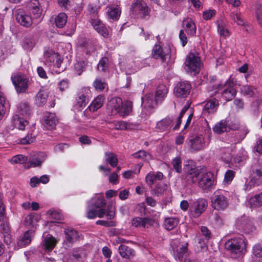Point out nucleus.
Returning a JSON list of instances; mask_svg holds the SVG:
<instances>
[{
	"label": "nucleus",
	"instance_id": "1",
	"mask_svg": "<svg viewBox=\"0 0 262 262\" xmlns=\"http://www.w3.org/2000/svg\"><path fill=\"white\" fill-rule=\"evenodd\" d=\"M106 202L104 198H97L95 202H93L92 204L88 207L86 216L90 219H94L96 216L100 218L103 217L106 215L108 220L112 219L115 216V212L113 210V207L107 206V210L103 208L105 205Z\"/></svg>",
	"mask_w": 262,
	"mask_h": 262
},
{
	"label": "nucleus",
	"instance_id": "2",
	"mask_svg": "<svg viewBox=\"0 0 262 262\" xmlns=\"http://www.w3.org/2000/svg\"><path fill=\"white\" fill-rule=\"evenodd\" d=\"M237 81L233 78H230L224 83H217L212 85V91L214 94H216L221 91V94L223 98L229 101L232 100L235 96L237 90Z\"/></svg>",
	"mask_w": 262,
	"mask_h": 262
},
{
	"label": "nucleus",
	"instance_id": "3",
	"mask_svg": "<svg viewBox=\"0 0 262 262\" xmlns=\"http://www.w3.org/2000/svg\"><path fill=\"white\" fill-rule=\"evenodd\" d=\"M225 247L233 257L237 258L245 253L247 244L243 237H238L228 239Z\"/></svg>",
	"mask_w": 262,
	"mask_h": 262
},
{
	"label": "nucleus",
	"instance_id": "4",
	"mask_svg": "<svg viewBox=\"0 0 262 262\" xmlns=\"http://www.w3.org/2000/svg\"><path fill=\"white\" fill-rule=\"evenodd\" d=\"M250 185L254 186L262 184V160L259 159L251 167Z\"/></svg>",
	"mask_w": 262,
	"mask_h": 262
},
{
	"label": "nucleus",
	"instance_id": "5",
	"mask_svg": "<svg viewBox=\"0 0 262 262\" xmlns=\"http://www.w3.org/2000/svg\"><path fill=\"white\" fill-rule=\"evenodd\" d=\"M185 70L187 72L199 73L201 66L200 57L198 53H189L185 62Z\"/></svg>",
	"mask_w": 262,
	"mask_h": 262
},
{
	"label": "nucleus",
	"instance_id": "6",
	"mask_svg": "<svg viewBox=\"0 0 262 262\" xmlns=\"http://www.w3.org/2000/svg\"><path fill=\"white\" fill-rule=\"evenodd\" d=\"M130 12L136 17L144 18L149 14V8L143 0H136L132 4Z\"/></svg>",
	"mask_w": 262,
	"mask_h": 262
},
{
	"label": "nucleus",
	"instance_id": "7",
	"mask_svg": "<svg viewBox=\"0 0 262 262\" xmlns=\"http://www.w3.org/2000/svg\"><path fill=\"white\" fill-rule=\"evenodd\" d=\"M235 226L240 232L245 234H249L255 230V227L250 219L245 215L236 220Z\"/></svg>",
	"mask_w": 262,
	"mask_h": 262
},
{
	"label": "nucleus",
	"instance_id": "8",
	"mask_svg": "<svg viewBox=\"0 0 262 262\" xmlns=\"http://www.w3.org/2000/svg\"><path fill=\"white\" fill-rule=\"evenodd\" d=\"M229 205L228 199L223 194L215 192L211 199V206L217 210H224Z\"/></svg>",
	"mask_w": 262,
	"mask_h": 262
},
{
	"label": "nucleus",
	"instance_id": "9",
	"mask_svg": "<svg viewBox=\"0 0 262 262\" xmlns=\"http://www.w3.org/2000/svg\"><path fill=\"white\" fill-rule=\"evenodd\" d=\"M15 19L21 26L26 28L31 27L32 25V18L29 14L25 10L18 9L14 11Z\"/></svg>",
	"mask_w": 262,
	"mask_h": 262
},
{
	"label": "nucleus",
	"instance_id": "10",
	"mask_svg": "<svg viewBox=\"0 0 262 262\" xmlns=\"http://www.w3.org/2000/svg\"><path fill=\"white\" fill-rule=\"evenodd\" d=\"M13 84L18 93H25L28 89V79L25 76L17 74L11 77Z\"/></svg>",
	"mask_w": 262,
	"mask_h": 262
},
{
	"label": "nucleus",
	"instance_id": "11",
	"mask_svg": "<svg viewBox=\"0 0 262 262\" xmlns=\"http://www.w3.org/2000/svg\"><path fill=\"white\" fill-rule=\"evenodd\" d=\"M191 89V84L187 82H180L174 87L173 93L179 98L186 97L190 93Z\"/></svg>",
	"mask_w": 262,
	"mask_h": 262
},
{
	"label": "nucleus",
	"instance_id": "12",
	"mask_svg": "<svg viewBox=\"0 0 262 262\" xmlns=\"http://www.w3.org/2000/svg\"><path fill=\"white\" fill-rule=\"evenodd\" d=\"M169 50L168 48H163L160 45H155L152 49V56L154 58L160 59L165 62L168 56Z\"/></svg>",
	"mask_w": 262,
	"mask_h": 262
},
{
	"label": "nucleus",
	"instance_id": "13",
	"mask_svg": "<svg viewBox=\"0 0 262 262\" xmlns=\"http://www.w3.org/2000/svg\"><path fill=\"white\" fill-rule=\"evenodd\" d=\"M207 206V202L204 199H200L195 201L192 206L193 217H199L205 210Z\"/></svg>",
	"mask_w": 262,
	"mask_h": 262
},
{
	"label": "nucleus",
	"instance_id": "14",
	"mask_svg": "<svg viewBox=\"0 0 262 262\" xmlns=\"http://www.w3.org/2000/svg\"><path fill=\"white\" fill-rule=\"evenodd\" d=\"M108 110L111 111L112 115L121 113L122 110V100L119 97L113 98L108 104Z\"/></svg>",
	"mask_w": 262,
	"mask_h": 262
},
{
	"label": "nucleus",
	"instance_id": "15",
	"mask_svg": "<svg viewBox=\"0 0 262 262\" xmlns=\"http://www.w3.org/2000/svg\"><path fill=\"white\" fill-rule=\"evenodd\" d=\"M213 173L210 171H207L201 175V178L199 181V186L203 189H207L213 185Z\"/></svg>",
	"mask_w": 262,
	"mask_h": 262
},
{
	"label": "nucleus",
	"instance_id": "16",
	"mask_svg": "<svg viewBox=\"0 0 262 262\" xmlns=\"http://www.w3.org/2000/svg\"><path fill=\"white\" fill-rule=\"evenodd\" d=\"M5 207L0 198V226L2 233L9 232V227L7 223V219L5 216Z\"/></svg>",
	"mask_w": 262,
	"mask_h": 262
},
{
	"label": "nucleus",
	"instance_id": "17",
	"mask_svg": "<svg viewBox=\"0 0 262 262\" xmlns=\"http://www.w3.org/2000/svg\"><path fill=\"white\" fill-rule=\"evenodd\" d=\"M219 101L216 99L210 100L204 103L202 114L206 115L214 113L217 110Z\"/></svg>",
	"mask_w": 262,
	"mask_h": 262
},
{
	"label": "nucleus",
	"instance_id": "18",
	"mask_svg": "<svg viewBox=\"0 0 262 262\" xmlns=\"http://www.w3.org/2000/svg\"><path fill=\"white\" fill-rule=\"evenodd\" d=\"M91 24L94 28L105 37L108 36V31L102 21L98 19H93Z\"/></svg>",
	"mask_w": 262,
	"mask_h": 262
},
{
	"label": "nucleus",
	"instance_id": "19",
	"mask_svg": "<svg viewBox=\"0 0 262 262\" xmlns=\"http://www.w3.org/2000/svg\"><path fill=\"white\" fill-rule=\"evenodd\" d=\"M11 122L13 124V128H18L19 130H24L25 127L28 125V121L19 116V115H14Z\"/></svg>",
	"mask_w": 262,
	"mask_h": 262
},
{
	"label": "nucleus",
	"instance_id": "20",
	"mask_svg": "<svg viewBox=\"0 0 262 262\" xmlns=\"http://www.w3.org/2000/svg\"><path fill=\"white\" fill-rule=\"evenodd\" d=\"M189 145L193 150H200L202 149L204 146V138L201 135L195 136L190 140Z\"/></svg>",
	"mask_w": 262,
	"mask_h": 262
},
{
	"label": "nucleus",
	"instance_id": "21",
	"mask_svg": "<svg viewBox=\"0 0 262 262\" xmlns=\"http://www.w3.org/2000/svg\"><path fill=\"white\" fill-rule=\"evenodd\" d=\"M57 243L56 239L51 235H48L42 241V247L47 251H52Z\"/></svg>",
	"mask_w": 262,
	"mask_h": 262
},
{
	"label": "nucleus",
	"instance_id": "22",
	"mask_svg": "<svg viewBox=\"0 0 262 262\" xmlns=\"http://www.w3.org/2000/svg\"><path fill=\"white\" fill-rule=\"evenodd\" d=\"M183 26L188 35L194 36L195 34V25L191 19L187 18L184 19L183 21Z\"/></svg>",
	"mask_w": 262,
	"mask_h": 262
},
{
	"label": "nucleus",
	"instance_id": "23",
	"mask_svg": "<svg viewBox=\"0 0 262 262\" xmlns=\"http://www.w3.org/2000/svg\"><path fill=\"white\" fill-rule=\"evenodd\" d=\"M200 170H199L184 173V181L188 185L194 184L198 181V177L200 174Z\"/></svg>",
	"mask_w": 262,
	"mask_h": 262
},
{
	"label": "nucleus",
	"instance_id": "24",
	"mask_svg": "<svg viewBox=\"0 0 262 262\" xmlns=\"http://www.w3.org/2000/svg\"><path fill=\"white\" fill-rule=\"evenodd\" d=\"M172 122V120L170 118L166 117L157 122L156 128L159 132L168 130Z\"/></svg>",
	"mask_w": 262,
	"mask_h": 262
},
{
	"label": "nucleus",
	"instance_id": "25",
	"mask_svg": "<svg viewBox=\"0 0 262 262\" xmlns=\"http://www.w3.org/2000/svg\"><path fill=\"white\" fill-rule=\"evenodd\" d=\"M36 40L33 35H28L24 37L23 47L27 51H30L34 47Z\"/></svg>",
	"mask_w": 262,
	"mask_h": 262
},
{
	"label": "nucleus",
	"instance_id": "26",
	"mask_svg": "<svg viewBox=\"0 0 262 262\" xmlns=\"http://www.w3.org/2000/svg\"><path fill=\"white\" fill-rule=\"evenodd\" d=\"M34 231L28 230L24 233V236L18 241L17 246L19 248L23 247L29 245L32 239V236H33Z\"/></svg>",
	"mask_w": 262,
	"mask_h": 262
},
{
	"label": "nucleus",
	"instance_id": "27",
	"mask_svg": "<svg viewBox=\"0 0 262 262\" xmlns=\"http://www.w3.org/2000/svg\"><path fill=\"white\" fill-rule=\"evenodd\" d=\"M57 122L56 115L53 113H49L45 119L44 125L48 129H52L55 128Z\"/></svg>",
	"mask_w": 262,
	"mask_h": 262
},
{
	"label": "nucleus",
	"instance_id": "28",
	"mask_svg": "<svg viewBox=\"0 0 262 262\" xmlns=\"http://www.w3.org/2000/svg\"><path fill=\"white\" fill-rule=\"evenodd\" d=\"M40 4L38 0H31L28 4L29 10L37 18L41 14V10L40 8Z\"/></svg>",
	"mask_w": 262,
	"mask_h": 262
},
{
	"label": "nucleus",
	"instance_id": "29",
	"mask_svg": "<svg viewBox=\"0 0 262 262\" xmlns=\"http://www.w3.org/2000/svg\"><path fill=\"white\" fill-rule=\"evenodd\" d=\"M168 90L165 85L161 84L158 85L155 94V101L159 103L166 96Z\"/></svg>",
	"mask_w": 262,
	"mask_h": 262
},
{
	"label": "nucleus",
	"instance_id": "30",
	"mask_svg": "<svg viewBox=\"0 0 262 262\" xmlns=\"http://www.w3.org/2000/svg\"><path fill=\"white\" fill-rule=\"evenodd\" d=\"M107 13L110 19L113 20H117L120 16L121 9L117 6H111L107 7Z\"/></svg>",
	"mask_w": 262,
	"mask_h": 262
},
{
	"label": "nucleus",
	"instance_id": "31",
	"mask_svg": "<svg viewBox=\"0 0 262 262\" xmlns=\"http://www.w3.org/2000/svg\"><path fill=\"white\" fill-rule=\"evenodd\" d=\"M48 95L45 90H40L35 96V104L39 106L43 105L47 102Z\"/></svg>",
	"mask_w": 262,
	"mask_h": 262
},
{
	"label": "nucleus",
	"instance_id": "32",
	"mask_svg": "<svg viewBox=\"0 0 262 262\" xmlns=\"http://www.w3.org/2000/svg\"><path fill=\"white\" fill-rule=\"evenodd\" d=\"M64 234L66 239L70 243L75 242L79 237L78 232L73 229H66Z\"/></svg>",
	"mask_w": 262,
	"mask_h": 262
},
{
	"label": "nucleus",
	"instance_id": "33",
	"mask_svg": "<svg viewBox=\"0 0 262 262\" xmlns=\"http://www.w3.org/2000/svg\"><path fill=\"white\" fill-rule=\"evenodd\" d=\"M188 244L182 245L176 250H174V254L177 257L179 261H182L188 254Z\"/></svg>",
	"mask_w": 262,
	"mask_h": 262
},
{
	"label": "nucleus",
	"instance_id": "34",
	"mask_svg": "<svg viewBox=\"0 0 262 262\" xmlns=\"http://www.w3.org/2000/svg\"><path fill=\"white\" fill-rule=\"evenodd\" d=\"M119 251L120 255L124 258H130L134 255V251L124 245H121L119 246Z\"/></svg>",
	"mask_w": 262,
	"mask_h": 262
},
{
	"label": "nucleus",
	"instance_id": "35",
	"mask_svg": "<svg viewBox=\"0 0 262 262\" xmlns=\"http://www.w3.org/2000/svg\"><path fill=\"white\" fill-rule=\"evenodd\" d=\"M46 155L43 152H40L37 157L32 159L30 162V165L28 166L27 168H29L30 167H40L41 166L42 162L46 159Z\"/></svg>",
	"mask_w": 262,
	"mask_h": 262
},
{
	"label": "nucleus",
	"instance_id": "36",
	"mask_svg": "<svg viewBox=\"0 0 262 262\" xmlns=\"http://www.w3.org/2000/svg\"><path fill=\"white\" fill-rule=\"evenodd\" d=\"M179 223V220L176 217H167L165 219L164 226L165 229L169 231L176 228Z\"/></svg>",
	"mask_w": 262,
	"mask_h": 262
},
{
	"label": "nucleus",
	"instance_id": "37",
	"mask_svg": "<svg viewBox=\"0 0 262 262\" xmlns=\"http://www.w3.org/2000/svg\"><path fill=\"white\" fill-rule=\"evenodd\" d=\"M104 156L106 163H109L113 167L117 166L118 161L117 155L115 153L106 151L104 153Z\"/></svg>",
	"mask_w": 262,
	"mask_h": 262
},
{
	"label": "nucleus",
	"instance_id": "38",
	"mask_svg": "<svg viewBox=\"0 0 262 262\" xmlns=\"http://www.w3.org/2000/svg\"><path fill=\"white\" fill-rule=\"evenodd\" d=\"M103 102V97L102 96H98L93 101L89 108L91 111L96 112L102 106Z\"/></svg>",
	"mask_w": 262,
	"mask_h": 262
},
{
	"label": "nucleus",
	"instance_id": "39",
	"mask_svg": "<svg viewBox=\"0 0 262 262\" xmlns=\"http://www.w3.org/2000/svg\"><path fill=\"white\" fill-rule=\"evenodd\" d=\"M254 12L258 24L262 27V4L258 1L254 5Z\"/></svg>",
	"mask_w": 262,
	"mask_h": 262
},
{
	"label": "nucleus",
	"instance_id": "40",
	"mask_svg": "<svg viewBox=\"0 0 262 262\" xmlns=\"http://www.w3.org/2000/svg\"><path fill=\"white\" fill-rule=\"evenodd\" d=\"M30 109L28 103L26 102H20L17 105V112L22 116L27 117L29 115Z\"/></svg>",
	"mask_w": 262,
	"mask_h": 262
},
{
	"label": "nucleus",
	"instance_id": "41",
	"mask_svg": "<svg viewBox=\"0 0 262 262\" xmlns=\"http://www.w3.org/2000/svg\"><path fill=\"white\" fill-rule=\"evenodd\" d=\"M251 207H258L262 206V192L251 197L249 201Z\"/></svg>",
	"mask_w": 262,
	"mask_h": 262
},
{
	"label": "nucleus",
	"instance_id": "42",
	"mask_svg": "<svg viewBox=\"0 0 262 262\" xmlns=\"http://www.w3.org/2000/svg\"><path fill=\"white\" fill-rule=\"evenodd\" d=\"M184 173L199 170L195 162L192 160H189L184 162Z\"/></svg>",
	"mask_w": 262,
	"mask_h": 262
},
{
	"label": "nucleus",
	"instance_id": "43",
	"mask_svg": "<svg viewBox=\"0 0 262 262\" xmlns=\"http://www.w3.org/2000/svg\"><path fill=\"white\" fill-rule=\"evenodd\" d=\"M67 21V15L64 13H59L55 18L56 26L59 28H63Z\"/></svg>",
	"mask_w": 262,
	"mask_h": 262
},
{
	"label": "nucleus",
	"instance_id": "44",
	"mask_svg": "<svg viewBox=\"0 0 262 262\" xmlns=\"http://www.w3.org/2000/svg\"><path fill=\"white\" fill-rule=\"evenodd\" d=\"M227 128L228 126L226 121L222 120L215 125L213 128V130L217 134H221L225 132H227Z\"/></svg>",
	"mask_w": 262,
	"mask_h": 262
},
{
	"label": "nucleus",
	"instance_id": "45",
	"mask_svg": "<svg viewBox=\"0 0 262 262\" xmlns=\"http://www.w3.org/2000/svg\"><path fill=\"white\" fill-rule=\"evenodd\" d=\"M241 92L244 95L249 97L254 96L257 93L255 88L250 85L243 86L241 89Z\"/></svg>",
	"mask_w": 262,
	"mask_h": 262
},
{
	"label": "nucleus",
	"instance_id": "46",
	"mask_svg": "<svg viewBox=\"0 0 262 262\" xmlns=\"http://www.w3.org/2000/svg\"><path fill=\"white\" fill-rule=\"evenodd\" d=\"M88 101V98L83 93H79L76 99V105L79 108L84 107Z\"/></svg>",
	"mask_w": 262,
	"mask_h": 262
},
{
	"label": "nucleus",
	"instance_id": "47",
	"mask_svg": "<svg viewBox=\"0 0 262 262\" xmlns=\"http://www.w3.org/2000/svg\"><path fill=\"white\" fill-rule=\"evenodd\" d=\"M133 103L130 101H126L124 103H122V110L121 116H126L128 115L132 110Z\"/></svg>",
	"mask_w": 262,
	"mask_h": 262
},
{
	"label": "nucleus",
	"instance_id": "48",
	"mask_svg": "<svg viewBox=\"0 0 262 262\" xmlns=\"http://www.w3.org/2000/svg\"><path fill=\"white\" fill-rule=\"evenodd\" d=\"M217 31L221 36L226 37L229 35V31L226 28L223 22H220L218 24Z\"/></svg>",
	"mask_w": 262,
	"mask_h": 262
},
{
	"label": "nucleus",
	"instance_id": "49",
	"mask_svg": "<svg viewBox=\"0 0 262 262\" xmlns=\"http://www.w3.org/2000/svg\"><path fill=\"white\" fill-rule=\"evenodd\" d=\"M108 59L106 57L102 58L99 61L97 69L100 71L105 72L108 68Z\"/></svg>",
	"mask_w": 262,
	"mask_h": 262
},
{
	"label": "nucleus",
	"instance_id": "50",
	"mask_svg": "<svg viewBox=\"0 0 262 262\" xmlns=\"http://www.w3.org/2000/svg\"><path fill=\"white\" fill-rule=\"evenodd\" d=\"M181 160L180 157H176L172 161V164L173 169L176 172L181 173L182 172Z\"/></svg>",
	"mask_w": 262,
	"mask_h": 262
},
{
	"label": "nucleus",
	"instance_id": "51",
	"mask_svg": "<svg viewBox=\"0 0 262 262\" xmlns=\"http://www.w3.org/2000/svg\"><path fill=\"white\" fill-rule=\"evenodd\" d=\"M35 136L33 135L32 133L28 134V135L22 138L20 140V143L21 144H29L33 142L35 140Z\"/></svg>",
	"mask_w": 262,
	"mask_h": 262
},
{
	"label": "nucleus",
	"instance_id": "52",
	"mask_svg": "<svg viewBox=\"0 0 262 262\" xmlns=\"http://www.w3.org/2000/svg\"><path fill=\"white\" fill-rule=\"evenodd\" d=\"M106 83L101 79L97 78L93 83V86L97 91H102L105 87Z\"/></svg>",
	"mask_w": 262,
	"mask_h": 262
},
{
	"label": "nucleus",
	"instance_id": "53",
	"mask_svg": "<svg viewBox=\"0 0 262 262\" xmlns=\"http://www.w3.org/2000/svg\"><path fill=\"white\" fill-rule=\"evenodd\" d=\"M133 156L135 158L140 159L143 161L147 160L148 159V157H150V156L144 150H140L138 152L135 153Z\"/></svg>",
	"mask_w": 262,
	"mask_h": 262
},
{
	"label": "nucleus",
	"instance_id": "54",
	"mask_svg": "<svg viewBox=\"0 0 262 262\" xmlns=\"http://www.w3.org/2000/svg\"><path fill=\"white\" fill-rule=\"evenodd\" d=\"M253 254L256 257H262V247L260 244H255L252 249Z\"/></svg>",
	"mask_w": 262,
	"mask_h": 262
},
{
	"label": "nucleus",
	"instance_id": "55",
	"mask_svg": "<svg viewBox=\"0 0 262 262\" xmlns=\"http://www.w3.org/2000/svg\"><path fill=\"white\" fill-rule=\"evenodd\" d=\"M232 20L236 23L237 25L244 26L245 23L238 13H232L230 15Z\"/></svg>",
	"mask_w": 262,
	"mask_h": 262
},
{
	"label": "nucleus",
	"instance_id": "56",
	"mask_svg": "<svg viewBox=\"0 0 262 262\" xmlns=\"http://www.w3.org/2000/svg\"><path fill=\"white\" fill-rule=\"evenodd\" d=\"M85 65L84 61H78L74 64V69L78 75H80L84 70Z\"/></svg>",
	"mask_w": 262,
	"mask_h": 262
},
{
	"label": "nucleus",
	"instance_id": "57",
	"mask_svg": "<svg viewBox=\"0 0 262 262\" xmlns=\"http://www.w3.org/2000/svg\"><path fill=\"white\" fill-rule=\"evenodd\" d=\"M27 160V158L26 157L24 156L21 155H18L17 156H15L13 157H12L11 161L12 163H23L25 162H26Z\"/></svg>",
	"mask_w": 262,
	"mask_h": 262
},
{
	"label": "nucleus",
	"instance_id": "58",
	"mask_svg": "<svg viewBox=\"0 0 262 262\" xmlns=\"http://www.w3.org/2000/svg\"><path fill=\"white\" fill-rule=\"evenodd\" d=\"M132 225L135 227H143L144 222L143 217H136L132 220Z\"/></svg>",
	"mask_w": 262,
	"mask_h": 262
},
{
	"label": "nucleus",
	"instance_id": "59",
	"mask_svg": "<svg viewBox=\"0 0 262 262\" xmlns=\"http://www.w3.org/2000/svg\"><path fill=\"white\" fill-rule=\"evenodd\" d=\"M165 188L160 185H157L154 189L151 190L153 195L159 196L164 192Z\"/></svg>",
	"mask_w": 262,
	"mask_h": 262
},
{
	"label": "nucleus",
	"instance_id": "60",
	"mask_svg": "<svg viewBox=\"0 0 262 262\" xmlns=\"http://www.w3.org/2000/svg\"><path fill=\"white\" fill-rule=\"evenodd\" d=\"M151 96H145L142 98V104L144 105L145 107H151L152 101L151 100Z\"/></svg>",
	"mask_w": 262,
	"mask_h": 262
},
{
	"label": "nucleus",
	"instance_id": "61",
	"mask_svg": "<svg viewBox=\"0 0 262 262\" xmlns=\"http://www.w3.org/2000/svg\"><path fill=\"white\" fill-rule=\"evenodd\" d=\"M145 180L148 185H152L156 180L155 174L152 172L148 173L146 176Z\"/></svg>",
	"mask_w": 262,
	"mask_h": 262
},
{
	"label": "nucleus",
	"instance_id": "62",
	"mask_svg": "<svg viewBox=\"0 0 262 262\" xmlns=\"http://www.w3.org/2000/svg\"><path fill=\"white\" fill-rule=\"evenodd\" d=\"M235 172L232 170H228L225 174L224 180L226 182H231L234 177Z\"/></svg>",
	"mask_w": 262,
	"mask_h": 262
},
{
	"label": "nucleus",
	"instance_id": "63",
	"mask_svg": "<svg viewBox=\"0 0 262 262\" xmlns=\"http://www.w3.org/2000/svg\"><path fill=\"white\" fill-rule=\"evenodd\" d=\"M215 14V11L214 10H209L204 12L203 18L205 20H209L212 18Z\"/></svg>",
	"mask_w": 262,
	"mask_h": 262
},
{
	"label": "nucleus",
	"instance_id": "64",
	"mask_svg": "<svg viewBox=\"0 0 262 262\" xmlns=\"http://www.w3.org/2000/svg\"><path fill=\"white\" fill-rule=\"evenodd\" d=\"M115 128L117 129L124 130L128 128V123L124 121H119L116 124Z\"/></svg>",
	"mask_w": 262,
	"mask_h": 262
}]
</instances>
